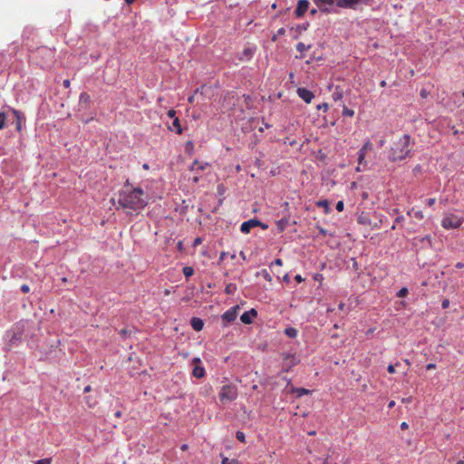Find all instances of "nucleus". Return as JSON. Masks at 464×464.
<instances>
[{
	"label": "nucleus",
	"mask_w": 464,
	"mask_h": 464,
	"mask_svg": "<svg viewBox=\"0 0 464 464\" xmlns=\"http://www.w3.org/2000/svg\"><path fill=\"white\" fill-rule=\"evenodd\" d=\"M116 209H121L127 214L140 211L147 205L144 191L140 188H125L120 194L117 200H111Z\"/></svg>",
	"instance_id": "f257e3e1"
},
{
	"label": "nucleus",
	"mask_w": 464,
	"mask_h": 464,
	"mask_svg": "<svg viewBox=\"0 0 464 464\" xmlns=\"http://www.w3.org/2000/svg\"><path fill=\"white\" fill-rule=\"evenodd\" d=\"M410 136L405 134L397 137L392 146L391 160H402L410 155Z\"/></svg>",
	"instance_id": "f03ea898"
},
{
	"label": "nucleus",
	"mask_w": 464,
	"mask_h": 464,
	"mask_svg": "<svg viewBox=\"0 0 464 464\" xmlns=\"http://www.w3.org/2000/svg\"><path fill=\"white\" fill-rule=\"evenodd\" d=\"M238 394L237 388L234 384H227L221 387L219 392V400L222 403L232 401L237 399Z\"/></svg>",
	"instance_id": "7ed1b4c3"
},
{
	"label": "nucleus",
	"mask_w": 464,
	"mask_h": 464,
	"mask_svg": "<svg viewBox=\"0 0 464 464\" xmlns=\"http://www.w3.org/2000/svg\"><path fill=\"white\" fill-rule=\"evenodd\" d=\"M463 218L456 215H449L442 220V227L446 229L458 228L461 226Z\"/></svg>",
	"instance_id": "20e7f679"
},
{
	"label": "nucleus",
	"mask_w": 464,
	"mask_h": 464,
	"mask_svg": "<svg viewBox=\"0 0 464 464\" xmlns=\"http://www.w3.org/2000/svg\"><path fill=\"white\" fill-rule=\"evenodd\" d=\"M282 358L284 361V370L285 372L290 371V369L293 366H295L300 362V358L295 353H284L282 354Z\"/></svg>",
	"instance_id": "39448f33"
},
{
	"label": "nucleus",
	"mask_w": 464,
	"mask_h": 464,
	"mask_svg": "<svg viewBox=\"0 0 464 464\" xmlns=\"http://www.w3.org/2000/svg\"><path fill=\"white\" fill-rule=\"evenodd\" d=\"M371 0H337V7L356 9L361 5H366Z\"/></svg>",
	"instance_id": "423d86ee"
},
{
	"label": "nucleus",
	"mask_w": 464,
	"mask_h": 464,
	"mask_svg": "<svg viewBox=\"0 0 464 464\" xmlns=\"http://www.w3.org/2000/svg\"><path fill=\"white\" fill-rule=\"evenodd\" d=\"M317 7L324 12H328L333 5L337 6V0H313Z\"/></svg>",
	"instance_id": "0eeeda50"
},
{
	"label": "nucleus",
	"mask_w": 464,
	"mask_h": 464,
	"mask_svg": "<svg viewBox=\"0 0 464 464\" xmlns=\"http://www.w3.org/2000/svg\"><path fill=\"white\" fill-rule=\"evenodd\" d=\"M258 226H262V223L259 220H257V219H250L248 221L244 222L241 225V228L240 229H241L242 233L247 234V233L250 232L251 228L258 227Z\"/></svg>",
	"instance_id": "6e6552de"
},
{
	"label": "nucleus",
	"mask_w": 464,
	"mask_h": 464,
	"mask_svg": "<svg viewBox=\"0 0 464 464\" xmlns=\"http://www.w3.org/2000/svg\"><path fill=\"white\" fill-rule=\"evenodd\" d=\"M239 309V305H236L231 309L227 310L223 314L222 319L227 323L233 322L237 316V310Z\"/></svg>",
	"instance_id": "1a4fd4ad"
},
{
	"label": "nucleus",
	"mask_w": 464,
	"mask_h": 464,
	"mask_svg": "<svg viewBox=\"0 0 464 464\" xmlns=\"http://www.w3.org/2000/svg\"><path fill=\"white\" fill-rule=\"evenodd\" d=\"M297 93H298L299 97L307 103L311 102V101L314 97V93L305 88H298Z\"/></svg>",
	"instance_id": "9d476101"
},
{
	"label": "nucleus",
	"mask_w": 464,
	"mask_h": 464,
	"mask_svg": "<svg viewBox=\"0 0 464 464\" xmlns=\"http://www.w3.org/2000/svg\"><path fill=\"white\" fill-rule=\"evenodd\" d=\"M309 6V2L307 0H299L297 3V7L295 10V14L298 17H301L307 11Z\"/></svg>",
	"instance_id": "9b49d317"
},
{
	"label": "nucleus",
	"mask_w": 464,
	"mask_h": 464,
	"mask_svg": "<svg viewBox=\"0 0 464 464\" xmlns=\"http://www.w3.org/2000/svg\"><path fill=\"white\" fill-rule=\"evenodd\" d=\"M169 129L171 131H175L176 133L180 134L182 132V127H181L179 119V118H174L172 125H169Z\"/></svg>",
	"instance_id": "f8f14e48"
},
{
	"label": "nucleus",
	"mask_w": 464,
	"mask_h": 464,
	"mask_svg": "<svg viewBox=\"0 0 464 464\" xmlns=\"http://www.w3.org/2000/svg\"><path fill=\"white\" fill-rule=\"evenodd\" d=\"M191 326L195 331H201L204 326V323L200 318L193 317L191 319Z\"/></svg>",
	"instance_id": "ddd939ff"
},
{
	"label": "nucleus",
	"mask_w": 464,
	"mask_h": 464,
	"mask_svg": "<svg viewBox=\"0 0 464 464\" xmlns=\"http://www.w3.org/2000/svg\"><path fill=\"white\" fill-rule=\"evenodd\" d=\"M358 223L363 226L372 227V219L364 213H362L358 217Z\"/></svg>",
	"instance_id": "4468645a"
},
{
	"label": "nucleus",
	"mask_w": 464,
	"mask_h": 464,
	"mask_svg": "<svg viewBox=\"0 0 464 464\" xmlns=\"http://www.w3.org/2000/svg\"><path fill=\"white\" fill-rule=\"evenodd\" d=\"M192 374L197 379H201L205 376V369L200 365H195Z\"/></svg>",
	"instance_id": "2eb2a0df"
},
{
	"label": "nucleus",
	"mask_w": 464,
	"mask_h": 464,
	"mask_svg": "<svg viewBox=\"0 0 464 464\" xmlns=\"http://www.w3.org/2000/svg\"><path fill=\"white\" fill-rule=\"evenodd\" d=\"M208 165V163H200L198 162V160H195L192 166L190 167V170L194 171L196 169V167L198 169L204 170Z\"/></svg>",
	"instance_id": "dca6fc26"
},
{
	"label": "nucleus",
	"mask_w": 464,
	"mask_h": 464,
	"mask_svg": "<svg viewBox=\"0 0 464 464\" xmlns=\"http://www.w3.org/2000/svg\"><path fill=\"white\" fill-rule=\"evenodd\" d=\"M291 392L297 393L298 397H301L302 395H304V394L311 393V391L304 389V388H292Z\"/></svg>",
	"instance_id": "f3484780"
},
{
	"label": "nucleus",
	"mask_w": 464,
	"mask_h": 464,
	"mask_svg": "<svg viewBox=\"0 0 464 464\" xmlns=\"http://www.w3.org/2000/svg\"><path fill=\"white\" fill-rule=\"evenodd\" d=\"M90 102V96L87 93H82L80 95V105L87 106Z\"/></svg>",
	"instance_id": "a211bd4d"
},
{
	"label": "nucleus",
	"mask_w": 464,
	"mask_h": 464,
	"mask_svg": "<svg viewBox=\"0 0 464 464\" xmlns=\"http://www.w3.org/2000/svg\"><path fill=\"white\" fill-rule=\"evenodd\" d=\"M252 317L250 316V314H248L246 312H245L241 317H240V320L243 324H249L252 323Z\"/></svg>",
	"instance_id": "6ab92c4d"
},
{
	"label": "nucleus",
	"mask_w": 464,
	"mask_h": 464,
	"mask_svg": "<svg viewBox=\"0 0 464 464\" xmlns=\"http://www.w3.org/2000/svg\"><path fill=\"white\" fill-rule=\"evenodd\" d=\"M366 152H367V150H365L362 148L360 150L359 156H358L359 165H362L363 163L365 156H366Z\"/></svg>",
	"instance_id": "aec40b11"
},
{
	"label": "nucleus",
	"mask_w": 464,
	"mask_h": 464,
	"mask_svg": "<svg viewBox=\"0 0 464 464\" xmlns=\"http://www.w3.org/2000/svg\"><path fill=\"white\" fill-rule=\"evenodd\" d=\"M412 212H413L414 218H416L420 220L424 218L423 212L420 210L414 211L413 209H411V211H408V215L411 216Z\"/></svg>",
	"instance_id": "412c9836"
},
{
	"label": "nucleus",
	"mask_w": 464,
	"mask_h": 464,
	"mask_svg": "<svg viewBox=\"0 0 464 464\" xmlns=\"http://www.w3.org/2000/svg\"><path fill=\"white\" fill-rule=\"evenodd\" d=\"M193 273H194V270L190 266H185L183 268V274L185 275L186 277L191 276L193 275Z\"/></svg>",
	"instance_id": "4be33fe9"
},
{
	"label": "nucleus",
	"mask_w": 464,
	"mask_h": 464,
	"mask_svg": "<svg viewBox=\"0 0 464 464\" xmlns=\"http://www.w3.org/2000/svg\"><path fill=\"white\" fill-rule=\"evenodd\" d=\"M285 334L289 337L294 338V337H295L297 335V331L295 328H286L285 329Z\"/></svg>",
	"instance_id": "5701e85b"
},
{
	"label": "nucleus",
	"mask_w": 464,
	"mask_h": 464,
	"mask_svg": "<svg viewBox=\"0 0 464 464\" xmlns=\"http://www.w3.org/2000/svg\"><path fill=\"white\" fill-rule=\"evenodd\" d=\"M296 48L299 52L303 53V52H305L307 51L310 46L309 45H305L304 43H299L297 45H296Z\"/></svg>",
	"instance_id": "b1692460"
},
{
	"label": "nucleus",
	"mask_w": 464,
	"mask_h": 464,
	"mask_svg": "<svg viewBox=\"0 0 464 464\" xmlns=\"http://www.w3.org/2000/svg\"><path fill=\"white\" fill-rule=\"evenodd\" d=\"M317 205L324 207L326 212H329V202L327 200H321L317 202Z\"/></svg>",
	"instance_id": "393cba45"
},
{
	"label": "nucleus",
	"mask_w": 464,
	"mask_h": 464,
	"mask_svg": "<svg viewBox=\"0 0 464 464\" xmlns=\"http://www.w3.org/2000/svg\"><path fill=\"white\" fill-rule=\"evenodd\" d=\"M236 436H237V439L239 441H241V442H245L246 441L245 434L242 431H237Z\"/></svg>",
	"instance_id": "a878e982"
},
{
	"label": "nucleus",
	"mask_w": 464,
	"mask_h": 464,
	"mask_svg": "<svg viewBox=\"0 0 464 464\" xmlns=\"http://www.w3.org/2000/svg\"><path fill=\"white\" fill-rule=\"evenodd\" d=\"M408 294V289L406 287H402L397 294L399 297H404Z\"/></svg>",
	"instance_id": "bb28decb"
},
{
	"label": "nucleus",
	"mask_w": 464,
	"mask_h": 464,
	"mask_svg": "<svg viewBox=\"0 0 464 464\" xmlns=\"http://www.w3.org/2000/svg\"><path fill=\"white\" fill-rule=\"evenodd\" d=\"M235 289H236V285L230 284V285H227L225 291L227 294H231L233 292V290H235Z\"/></svg>",
	"instance_id": "cd10ccee"
},
{
	"label": "nucleus",
	"mask_w": 464,
	"mask_h": 464,
	"mask_svg": "<svg viewBox=\"0 0 464 464\" xmlns=\"http://www.w3.org/2000/svg\"><path fill=\"white\" fill-rule=\"evenodd\" d=\"M186 150L187 151L191 154L192 153V150H193V143L191 141H188L186 143Z\"/></svg>",
	"instance_id": "c85d7f7f"
},
{
	"label": "nucleus",
	"mask_w": 464,
	"mask_h": 464,
	"mask_svg": "<svg viewBox=\"0 0 464 464\" xmlns=\"http://www.w3.org/2000/svg\"><path fill=\"white\" fill-rule=\"evenodd\" d=\"M35 464H51V459H43L40 460H37Z\"/></svg>",
	"instance_id": "c756f323"
},
{
	"label": "nucleus",
	"mask_w": 464,
	"mask_h": 464,
	"mask_svg": "<svg viewBox=\"0 0 464 464\" xmlns=\"http://www.w3.org/2000/svg\"><path fill=\"white\" fill-rule=\"evenodd\" d=\"M365 150H372V143L370 141H366L363 146L362 147Z\"/></svg>",
	"instance_id": "7c9ffc66"
},
{
	"label": "nucleus",
	"mask_w": 464,
	"mask_h": 464,
	"mask_svg": "<svg viewBox=\"0 0 464 464\" xmlns=\"http://www.w3.org/2000/svg\"><path fill=\"white\" fill-rule=\"evenodd\" d=\"M343 201H338L337 204H336V209L341 212L343 210Z\"/></svg>",
	"instance_id": "2f4dec72"
},
{
	"label": "nucleus",
	"mask_w": 464,
	"mask_h": 464,
	"mask_svg": "<svg viewBox=\"0 0 464 464\" xmlns=\"http://www.w3.org/2000/svg\"><path fill=\"white\" fill-rule=\"evenodd\" d=\"M252 318L256 317L257 315V312L256 309L252 308L249 311L246 312Z\"/></svg>",
	"instance_id": "473e14b6"
},
{
	"label": "nucleus",
	"mask_w": 464,
	"mask_h": 464,
	"mask_svg": "<svg viewBox=\"0 0 464 464\" xmlns=\"http://www.w3.org/2000/svg\"><path fill=\"white\" fill-rule=\"evenodd\" d=\"M201 242H202L201 237H196V238L194 239V242H193V246H197L200 245V244H201Z\"/></svg>",
	"instance_id": "72a5a7b5"
},
{
	"label": "nucleus",
	"mask_w": 464,
	"mask_h": 464,
	"mask_svg": "<svg viewBox=\"0 0 464 464\" xmlns=\"http://www.w3.org/2000/svg\"><path fill=\"white\" fill-rule=\"evenodd\" d=\"M449 305H450V301L448 299H445L442 301V304H441L442 308L445 309V308L449 307Z\"/></svg>",
	"instance_id": "f704fd0d"
},
{
	"label": "nucleus",
	"mask_w": 464,
	"mask_h": 464,
	"mask_svg": "<svg viewBox=\"0 0 464 464\" xmlns=\"http://www.w3.org/2000/svg\"><path fill=\"white\" fill-rule=\"evenodd\" d=\"M387 370H388L389 373H392H392H394V372H395V367H394V365H392V364H390V365L388 366Z\"/></svg>",
	"instance_id": "c9c22d12"
},
{
	"label": "nucleus",
	"mask_w": 464,
	"mask_h": 464,
	"mask_svg": "<svg viewBox=\"0 0 464 464\" xmlns=\"http://www.w3.org/2000/svg\"><path fill=\"white\" fill-rule=\"evenodd\" d=\"M21 290H22V292H24V293H28V292H29V286H28L27 285H23L21 286Z\"/></svg>",
	"instance_id": "e433bc0d"
},
{
	"label": "nucleus",
	"mask_w": 464,
	"mask_h": 464,
	"mask_svg": "<svg viewBox=\"0 0 464 464\" xmlns=\"http://www.w3.org/2000/svg\"><path fill=\"white\" fill-rule=\"evenodd\" d=\"M21 128H22V124H21V118H17V121H16V129H17V130H21Z\"/></svg>",
	"instance_id": "4c0bfd02"
},
{
	"label": "nucleus",
	"mask_w": 464,
	"mask_h": 464,
	"mask_svg": "<svg viewBox=\"0 0 464 464\" xmlns=\"http://www.w3.org/2000/svg\"><path fill=\"white\" fill-rule=\"evenodd\" d=\"M451 129L453 130V133L456 135L458 134L459 132H464V130L461 129V130H459V129H456L455 126H452Z\"/></svg>",
	"instance_id": "58836bf2"
},
{
	"label": "nucleus",
	"mask_w": 464,
	"mask_h": 464,
	"mask_svg": "<svg viewBox=\"0 0 464 464\" xmlns=\"http://www.w3.org/2000/svg\"><path fill=\"white\" fill-rule=\"evenodd\" d=\"M319 110L324 109V111H326L328 105L326 103H323L317 106Z\"/></svg>",
	"instance_id": "ea45409f"
},
{
	"label": "nucleus",
	"mask_w": 464,
	"mask_h": 464,
	"mask_svg": "<svg viewBox=\"0 0 464 464\" xmlns=\"http://www.w3.org/2000/svg\"><path fill=\"white\" fill-rule=\"evenodd\" d=\"M436 368V364L435 363H429L426 365V369L427 370H432V369H435Z\"/></svg>",
	"instance_id": "a19ab883"
},
{
	"label": "nucleus",
	"mask_w": 464,
	"mask_h": 464,
	"mask_svg": "<svg viewBox=\"0 0 464 464\" xmlns=\"http://www.w3.org/2000/svg\"><path fill=\"white\" fill-rule=\"evenodd\" d=\"M411 401V397L402 398L401 399V402L402 403H410Z\"/></svg>",
	"instance_id": "79ce46f5"
},
{
	"label": "nucleus",
	"mask_w": 464,
	"mask_h": 464,
	"mask_svg": "<svg viewBox=\"0 0 464 464\" xmlns=\"http://www.w3.org/2000/svg\"><path fill=\"white\" fill-rule=\"evenodd\" d=\"M343 114H344V116H353V111H349V110H344Z\"/></svg>",
	"instance_id": "37998d69"
},
{
	"label": "nucleus",
	"mask_w": 464,
	"mask_h": 464,
	"mask_svg": "<svg viewBox=\"0 0 464 464\" xmlns=\"http://www.w3.org/2000/svg\"><path fill=\"white\" fill-rule=\"evenodd\" d=\"M192 362L195 364V365H198V363L200 362V359L198 357H195L193 360H192Z\"/></svg>",
	"instance_id": "c03bdc74"
},
{
	"label": "nucleus",
	"mask_w": 464,
	"mask_h": 464,
	"mask_svg": "<svg viewBox=\"0 0 464 464\" xmlns=\"http://www.w3.org/2000/svg\"><path fill=\"white\" fill-rule=\"evenodd\" d=\"M5 118H0V129L4 128V126L5 124Z\"/></svg>",
	"instance_id": "a18cd8bd"
},
{
	"label": "nucleus",
	"mask_w": 464,
	"mask_h": 464,
	"mask_svg": "<svg viewBox=\"0 0 464 464\" xmlns=\"http://www.w3.org/2000/svg\"><path fill=\"white\" fill-rule=\"evenodd\" d=\"M63 86L65 88H69L70 87V81L69 80H64L63 81Z\"/></svg>",
	"instance_id": "49530a36"
},
{
	"label": "nucleus",
	"mask_w": 464,
	"mask_h": 464,
	"mask_svg": "<svg viewBox=\"0 0 464 464\" xmlns=\"http://www.w3.org/2000/svg\"><path fill=\"white\" fill-rule=\"evenodd\" d=\"M403 220V217L400 216L395 218V223H401Z\"/></svg>",
	"instance_id": "de8ad7c7"
},
{
	"label": "nucleus",
	"mask_w": 464,
	"mask_h": 464,
	"mask_svg": "<svg viewBox=\"0 0 464 464\" xmlns=\"http://www.w3.org/2000/svg\"><path fill=\"white\" fill-rule=\"evenodd\" d=\"M434 203H435V198H430V199L428 200V205H429V206H432Z\"/></svg>",
	"instance_id": "09e8293b"
},
{
	"label": "nucleus",
	"mask_w": 464,
	"mask_h": 464,
	"mask_svg": "<svg viewBox=\"0 0 464 464\" xmlns=\"http://www.w3.org/2000/svg\"><path fill=\"white\" fill-rule=\"evenodd\" d=\"M408 427H409V426H408V424H407L406 422H402V423L401 424V428L402 430L408 429Z\"/></svg>",
	"instance_id": "8fccbe9b"
},
{
	"label": "nucleus",
	"mask_w": 464,
	"mask_h": 464,
	"mask_svg": "<svg viewBox=\"0 0 464 464\" xmlns=\"http://www.w3.org/2000/svg\"><path fill=\"white\" fill-rule=\"evenodd\" d=\"M275 264H276V266H282V260H281V259H279V258H277V259H276V260H275Z\"/></svg>",
	"instance_id": "3c124183"
},
{
	"label": "nucleus",
	"mask_w": 464,
	"mask_h": 464,
	"mask_svg": "<svg viewBox=\"0 0 464 464\" xmlns=\"http://www.w3.org/2000/svg\"><path fill=\"white\" fill-rule=\"evenodd\" d=\"M295 280H296L298 283H301V282L303 281V278H302V276H301L297 275V276H295Z\"/></svg>",
	"instance_id": "603ef678"
},
{
	"label": "nucleus",
	"mask_w": 464,
	"mask_h": 464,
	"mask_svg": "<svg viewBox=\"0 0 464 464\" xmlns=\"http://www.w3.org/2000/svg\"><path fill=\"white\" fill-rule=\"evenodd\" d=\"M178 249H179V250H180V251L183 249V244H182V242H181V241H179V242L178 243Z\"/></svg>",
	"instance_id": "864d4df0"
},
{
	"label": "nucleus",
	"mask_w": 464,
	"mask_h": 464,
	"mask_svg": "<svg viewBox=\"0 0 464 464\" xmlns=\"http://www.w3.org/2000/svg\"><path fill=\"white\" fill-rule=\"evenodd\" d=\"M175 115V111L173 110L169 111L168 116L172 117Z\"/></svg>",
	"instance_id": "5fc2aeb1"
},
{
	"label": "nucleus",
	"mask_w": 464,
	"mask_h": 464,
	"mask_svg": "<svg viewBox=\"0 0 464 464\" xmlns=\"http://www.w3.org/2000/svg\"><path fill=\"white\" fill-rule=\"evenodd\" d=\"M258 119H259V118H257V120H258ZM255 120H256V118H251V124H255V125L259 124V122H256V121H255Z\"/></svg>",
	"instance_id": "6e6d98bb"
},
{
	"label": "nucleus",
	"mask_w": 464,
	"mask_h": 464,
	"mask_svg": "<svg viewBox=\"0 0 464 464\" xmlns=\"http://www.w3.org/2000/svg\"><path fill=\"white\" fill-rule=\"evenodd\" d=\"M456 267H457V268H463V267H464V263H458V264L456 265Z\"/></svg>",
	"instance_id": "4d7b16f0"
},
{
	"label": "nucleus",
	"mask_w": 464,
	"mask_h": 464,
	"mask_svg": "<svg viewBox=\"0 0 464 464\" xmlns=\"http://www.w3.org/2000/svg\"><path fill=\"white\" fill-rule=\"evenodd\" d=\"M92 388L90 385H87L85 388H84V392H91Z\"/></svg>",
	"instance_id": "13d9d810"
},
{
	"label": "nucleus",
	"mask_w": 464,
	"mask_h": 464,
	"mask_svg": "<svg viewBox=\"0 0 464 464\" xmlns=\"http://www.w3.org/2000/svg\"><path fill=\"white\" fill-rule=\"evenodd\" d=\"M394 405H395V401H390V403L388 404V407H389V408H392Z\"/></svg>",
	"instance_id": "bf43d9fd"
},
{
	"label": "nucleus",
	"mask_w": 464,
	"mask_h": 464,
	"mask_svg": "<svg viewBox=\"0 0 464 464\" xmlns=\"http://www.w3.org/2000/svg\"><path fill=\"white\" fill-rule=\"evenodd\" d=\"M188 445H187V444H183V445L180 447L181 450H188Z\"/></svg>",
	"instance_id": "052dcab7"
},
{
	"label": "nucleus",
	"mask_w": 464,
	"mask_h": 464,
	"mask_svg": "<svg viewBox=\"0 0 464 464\" xmlns=\"http://www.w3.org/2000/svg\"><path fill=\"white\" fill-rule=\"evenodd\" d=\"M374 328H370L367 332H366V334H371L374 332Z\"/></svg>",
	"instance_id": "680f3d73"
},
{
	"label": "nucleus",
	"mask_w": 464,
	"mask_h": 464,
	"mask_svg": "<svg viewBox=\"0 0 464 464\" xmlns=\"http://www.w3.org/2000/svg\"><path fill=\"white\" fill-rule=\"evenodd\" d=\"M142 168H143L144 169L148 170V169H150V166H149V164L144 163V164H143V166H142Z\"/></svg>",
	"instance_id": "e2e57ef3"
},
{
	"label": "nucleus",
	"mask_w": 464,
	"mask_h": 464,
	"mask_svg": "<svg viewBox=\"0 0 464 464\" xmlns=\"http://www.w3.org/2000/svg\"><path fill=\"white\" fill-rule=\"evenodd\" d=\"M284 280H285V282H288V281H289V276H288V275H285V276H284Z\"/></svg>",
	"instance_id": "0e129e2a"
},
{
	"label": "nucleus",
	"mask_w": 464,
	"mask_h": 464,
	"mask_svg": "<svg viewBox=\"0 0 464 464\" xmlns=\"http://www.w3.org/2000/svg\"><path fill=\"white\" fill-rule=\"evenodd\" d=\"M320 233L323 234V235H325L326 231L324 228H320Z\"/></svg>",
	"instance_id": "69168bd1"
},
{
	"label": "nucleus",
	"mask_w": 464,
	"mask_h": 464,
	"mask_svg": "<svg viewBox=\"0 0 464 464\" xmlns=\"http://www.w3.org/2000/svg\"><path fill=\"white\" fill-rule=\"evenodd\" d=\"M404 362H405V364H407L408 366H410V365H411V362H410V361H409L408 359H405V360H404Z\"/></svg>",
	"instance_id": "338daca9"
},
{
	"label": "nucleus",
	"mask_w": 464,
	"mask_h": 464,
	"mask_svg": "<svg viewBox=\"0 0 464 464\" xmlns=\"http://www.w3.org/2000/svg\"><path fill=\"white\" fill-rule=\"evenodd\" d=\"M458 464H464V460L458 461Z\"/></svg>",
	"instance_id": "774afa93"
}]
</instances>
